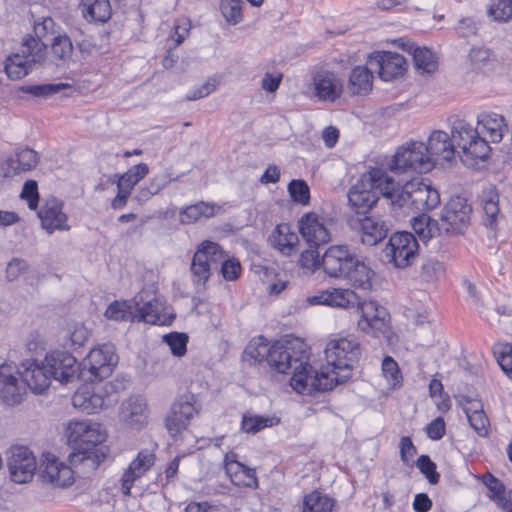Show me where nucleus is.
Returning a JSON list of instances; mask_svg holds the SVG:
<instances>
[{
	"label": "nucleus",
	"instance_id": "f257e3e1",
	"mask_svg": "<svg viewBox=\"0 0 512 512\" xmlns=\"http://www.w3.org/2000/svg\"><path fill=\"white\" fill-rule=\"evenodd\" d=\"M361 355L360 343L353 337L331 339L325 348L327 364L313 371L311 387L316 391L332 390L352 376Z\"/></svg>",
	"mask_w": 512,
	"mask_h": 512
},
{
	"label": "nucleus",
	"instance_id": "f03ea898",
	"mask_svg": "<svg viewBox=\"0 0 512 512\" xmlns=\"http://www.w3.org/2000/svg\"><path fill=\"white\" fill-rule=\"evenodd\" d=\"M66 433L68 444L73 449L68 456L72 466L77 468L83 465L85 472L94 471L107 458L109 449L102 445L107 433L99 423L86 419L73 420L69 422Z\"/></svg>",
	"mask_w": 512,
	"mask_h": 512
},
{
	"label": "nucleus",
	"instance_id": "7ed1b4c3",
	"mask_svg": "<svg viewBox=\"0 0 512 512\" xmlns=\"http://www.w3.org/2000/svg\"><path fill=\"white\" fill-rule=\"evenodd\" d=\"M298 349L290 343L276 342L271 345L268 365L278 373L292 374L291 387L300 394H310L312 368L308 363V356L303 342H297Z\"/></svg>",
	"mask_w": 512,
	"mask_h": 512
},
{
	"label": "nucleus",
	"instance_id": "20e7f679",
	"mask_svg": "<svg viewBox=\"0 0 512 512\" xmlns=\"http://www.w3.org/2000/svg\"><path fill=\"white\" fill-rule=\"evenodd\" d=\"M393 178L381 168H372L348 192V201L358 215L366 214L383 196L391 205Z\"/></svg>",
	"mask_w": 512,
	"mask_h": 512
},
{
	"label": "nucleus",
	"instance_id": "39448f33",
	"mask_svg": "<svg viewBox=\"0 0 512 512\" xmlns=\"http://www.w3.org/2000/svg\"><path fill=\"white\" fill-rule=\"evenodd\" d=\"M440 195L436 189L421 179L415 178L404 185L396 184L393 180L391 189V206L408 210L424 211L437 207Z\"/></svg>",
	"mask_w": 512,
	"mask_h": 512
},
{
	"label": "nucleus",
	"instance_id": "423d86ee",
	"mask_svg": "<svg viewBox=\"0 0 512 512\" xmlns=\"http://www.w3.org/2000/svg\"><path fill=\"white\" fill-rule=\"evenodd\" d=\"M388 166L390 171L396 174L408 171L425 173L433 168L434 163L432 156L426 151V144L415 141L401 146Z\"/></svg>",
	"mask_w": 512,
	"mask_h": 512
},
{
	"label": "nucleus",
	"instance_id": "0eeeda50",
	"mask_svg": "<svg viewBox=\"0 0 512 512\" xmlns=\"http://www.w3.org/2000/svg\"><path fill=\"white\" fill-rule=\"evenodd\" d=\"M118 363L115 346L105 343L93 348L80 364L78 377L85 381L103 380L109 377Z\"/></svg>",
	"mask_w": 512,
	"mask_h": 512
},
{
	"label": "nucleus",
	"instance_id": "6e6552de",
	"mask_svg": "<svg viewBox=\"0 0 512 512\" xmlns=\"http://www.w3.org/2000/svg\"><path fill=\"white\" fill-rule=\"evenodd\" d=\"M44 46L33 39H23L18 52L5 62V71L12 80H19L32 70L33 65L44 61Z\"/></svg>",
	"mask_w": 512,
	"mask_h": 512
},
{
	"label": "nucleus",
	"instance_id": "1a4fd4ad",
	"mask_svg": "<svg viewBox=\"0 0 512 512\" xmlns=\"http://www.w3.org/2000/svg\"><path fill=\"white\" fill-rule=\"evenodd\" d=\"M418 248V242L413 234L397 232L390 237L383 250V256L395 268H406L415 260Z\"/></svg>",
	"mask_w": 512,
	"mask_h": 512
},
{
	"label": "nucleus",
	"instance_id": "9d476101",
	"mask_svg": "<svg viewBox=\"0 0 512 512\" xmlns=\"http://www.w3.org/2000/svg\"><path fill=\"white\" fill-rule=\"evenodd\" d=\"M223 259V250L220 245L211 241H204L194 253L191 263L192 280L195 285L204 286L211 271L217 269Z\"/></svg>",
	"mask_w": 512,
	"mask_h": 512
},
{
	"label": "nucleus",
	"instance_id": "9b49d317",
	"mask_svg": "<svg viewBox=\"0 0 512 512\" xmlns=\"http://www.w3.org/2000/svg\"><path fill=\"white\" fill-rule=\"evenodd\" d=\"M471 206L463 197L452 198L444 207L440 217L441 232L461 234L470 224Z\"/></svg>",
	"mask_w": 512,
	"mask_h": 512
},
{
	"label": "nucleus",
	"instance_id": "f8f14e48",
	"mask_svg": "<svg viewBox=\"0 0 512 512\" xmlns=\"http://www.w3.org/2000/svg\"><path fill=\"white\" fill-rule=\"evenodd\" d=\"M27 393L20 368L9 364L0 366V398L9 406L20 404Z\"/></svg>",
	"mask_w": 512,
	"mask_h": 512
},
{
	"label": "nucleus",
	"instance_id": "ddd939ff",
	"mask_svg": "<svg viewBox=\"0 0 512 512\" xmlns=\"http://www.w3.org/2000/svg\"><path fill=\"white\" fill-rule=\"evenodd\" d=\"M8 468L13 482L28 483L33 479L37 469L36 458L27 447H13L10 450Z\"/></svg>",
	"mask_w": 512,
	"mask_h": 512
},
{
	"label": "nucleus",
	"instance_id": "4468645a",
	"mask_svg": "<svg viewBox=\"0 0 512 512\" xmlns=\"http://www.w3.org/2000/svg\"><path fill=\"white\" fill-rule=\"evenodd\" d=\"M357 257L347 245H332L322 256L321 266L328 276L342 279Z\"/></svg>",
	"mask_w": 512,
	"mask_h": 512
},
{
	"label": "nucleus",
	"instance_id": "2eb2a0df",
	"mask_svg": "<svg viewBox=\"0 0 512 512\" xmlns=\"http://www.w3.org/2000/svg\"><path fill=\"white\" fill-rule=\"evenodd\" d=\"M39 476L42 482L57 488L68 487L74 482L72 468L49 453L43 455Z\"/></svg>",
	"mask_w": 512,
	"mask_h": 512
},
{
	"label": "nucleus",
	"instance_id": "dca6fc26",
	"mask_svg": "<svg viewBox=\"0 0 512 512\" xmlns=\"http://www.w3.org/2000/svg\"><path fill=\"white\" fill-rule=\"evenodd\" d=\"M361 319L358 327L364 332H371L373 335H385L389 332V315L386 309L376 301H364L359 307Z\"/></svg>",
	"mask_w": 512,
	"mask_h": 512
},
{
	"label": "nucleus",
	"instance_id": "f3484780",
	"mask_svg": "<svg viewBox=\"0 0 512 512\" xmlns=\"http://www.w3.org/2000/svg\"><path fill=\"white\" fill-rule=\"evenodd\" d=\"M367 65L384 81L398 78L406 70L405 58L393 52H375L369 56Z\"/></svg>",
	"mask_w": 512,
	"mask_h": 512
},
{
	"label": "nucleus",
	"instance_id": "a211bd4d",
	"mask_svg": "<svg viewBox=\"0 0 512 512\" xmlns=\"http://www.w3.org/2000/svg\"><path fill=\"white\" fill-rule=\"evenodd\" d=\"M44 364L47 365L51 378L60 383H69L77 377L80 365L76 358L65 351H54L46 355Z\"/></svg>",
	"mask_w": 512,
	"mask_h": 512
},
{
	"label": "nucleus",
	"instance_id": "6ab92c4d",
	"mask_svg": "<svg viewBox=\"0 0 512 512\" xmlns=\"http://www.w3.org/2000/svg\"><path fill=\"white\" fill-rule=\"evenodd\" d=\"M42 228L49 234L54 231H68V216L63 212V202L55 197L47 198L38 211Z\"/></svg>",
	"mask_w": 512,
	"mask_h": 512
},
{
	"label": "nucleus",
	"instance_id": "aec40b11",
	"mask_svg": "<svg viewBox=\"0 0 512 512\" xmlns=\"http://www.w3.org/2000/svg\"><path fill=\"white\" fill-rule=\"evenodd\" d=\"M299 231L311 248L324 245L331 239L325 219L314 212L306 213L300 218Z\"/></svg>",
	"mask_w": 512,
	"mask_h": 512
},
{
	"label": "nucleus",
	"instance_id": "412c9836",
	"mask_svg": "<svg viewBox=\"0 0 512 512\" xmlns=\"http://www.w3.org/2000/svg\"><path fill=\"white\" fill-rule=\"evenodd\" d=\"M351 226L360 235L361 242L368 246L381 242L389 231L387 223L376 216L357 217L351 220Z\"/></svg>",
	"mask_w": 512,
	"mask_h": 512
},
{
	"label": "nucleus",
	"instance_id": "4be33fe9",
	"mask_svg": "<svg viewBox=\"0 0 512 512\" xmlns=\"http://www.w3.org/2000/svg\"><path fill=\"white\" fill-rule=\"evenodd\" d=\"M21 377L25 385L35 394H41L47 390L51 384V375L44 360H26L20 365Z\"/></svg>",
	"mask_w": 512,
	"mask_h": 512
},
{
	"label": "nucleus",
	"instance_id": "5701e85b",
	"mask_svg": "<svg viewBox=\"0 0 512 512\" xmlns=\"http://www.w3.org/2000/svg\"><path fill=\"white\" fill-rule=\"evenodd\" d=\"M155 460V454L147 449L138 452L135 459L124 470L121 478V491L125 496L131 494L134 483L153 467Z\"/></svg>",
	"mask_w": 512,
	"mask_h": 512
},
{
	"label": "nucleus",
	"instance_id": "b1692460",
	"mask_svg": "<svg viewBox=\"0 0 512 512\" xmlns=\"http://www.w3.org/2000/svg\"><path fill=\"white\" fill-rule=\"evenodd\" d=\"M135 318L137 322H146L153 325L164 324L161 316L162 303L152 293L140 292L133 299Z\"/></svg>",
	"mask_w": 512,
	"mask_h": 512
},
{
	"label": "nucleus",
	"instance_id": "393cba45",
	"mask_svg": "<svg viewBox=\"0 0 512 512\" xmlns=\"http://www.w3.org/2000/svg\"><path fill=\"white\" fill-rule=\"evenodd\" d=\"M315 96L322 101L333 102L343 91L342 80L333 72L319 71L313 77Z\"/></svg>",
	"mask_w": 512,
	"mask_h": 512
},
{
	"label": "nucleus",
	"instance_id": "a878e982",
	"mask_svg": "<svg viewBox=\"0 0 512 512\" xmlns=\"http://www.w3.org/2000/svg\"><path fill=\"white\" fill-rule=\"evenodd\" d=\"M224 468L231 482L236 486L248 488L258 487V479L255 470L237 461L236 454L229 453L225 455Z\"/></svg>",
	"mask_w": 512,
	"mask_h": 512
},
{
	"label": "nucleus",
	"instance_id": "bb28decb",
	"mask_svg": "<svg viewBox=\"0 0 512 512\" xmlns=\"http://www.w3.org/2000/svg\"><path fill=\"white\" fill-rule=\"evenodd\" d=\"M38 163L37 153L29 148L21 149L14 157L0 163V177L10 178L22 172L30 171Z\"/></svg>",
	"mask_w": 512,
	"mask_h": 512
},
{
	"label": "nucleus",
	"instance_id": "cd10ccee",
	"mask_svg": "<svg viewBox=\"0 0 512 512\" xmlns=\"http://www.w3.org/2000/svg\"><path fill=\"white\" fill-rule=\"evenodd\" d=\"M311 304L328 305L331 307L348 308L350 306L359 305L356 293L350 289H327L319 291L317 294L309 298Z\"/></svg>",
	"mask_w": 512,
	"mask_h": 512
},
{
	"label": "nucleus",
	"instance_id": "c85d7f7f",
	"mask_svg": "<svg viewBox=\"0 0 512 512\" xmlns=\"http://www.w3.org/2000/svg\"><path fill=\"white\" fill-rule=\"evenodd\" d=\"M455 150L453 137L441 130L433 131L426 144V151L432 156L434 164L437 159L451 160L454 157Z\"/></svg>",
	"mask_w": 512,
	"mask_h": 512
},
{
	"label": "nucleus",
	"instance_id": "c756f323",
	"mask_svg": "<svg viewBox=\"0 0 512 512\" xmlns=\"http://www.w3.org/2000/svg\"><path fill=\"white\" fill-rule=\"evenodd\" d=\"M72 404L79 412L89 415L99 413L106 402L101 394L95 393L93 385H83L73 395Z\"/></svg>",
	"mask_w": 512,
	"mask_h": 512
},
{
	"label": "nucleus",
	"instance_id": "7c9ffc66",
	"mask_svg": "<svg viewBox=\"0 0 512 512\" xmlns=\"http://www.w3.org/2000/svg\"><path fill=\"white\" fill-rule=\"evenodd\" d=\"M270 245L284 256H291L297 250L298 235L291 231L288 224H279L269 235Z\"/></svg>",
	"mask_w": 512,
	"mask_h": 512
},
{
	"label": "nucleus",
	"instance_id": "2f4dec72",
	"mask_svg": "<svg viewBox=\"0 0 512 512\" xmlns=\"http://www.w3.org/2000/svg\"><path fill=\"white\" fill-rule=\"evenodd\" d=\"M398 46L413 55L415 68L422 74H431L437 69V61L433 52L427 48L415 47L403 38L396 40Z\"/></svg>",
	"mask_w": 512,
	"mask_h": 512
},
{
	"label": "nucleus",
	"instance_id": "473e14b6",
	"mask_svg": "<svg viewBox=\"0 0 512 512\" xmlns=\"http://www.w3.org/2000/svg\"><path fill=\"white\" fill-rule=\"evenodd\" d=\"M477 123L487 132L490 140L495 143L500 142L504 133L508 131L504 117L497 113L482 112L477 116Z\"/></svg>",
	"mask_w": 512,
	"mask_h": 512
},
{
	"label": "nucleus",
	"instance_id": "72a5a7b5",
	"mask_svg": "<svg viewBox=\"0 0 512 512\" xmlns=\"http://www.w3.org/2000/svg\"><path fill=\"white\" fill-rule=\"evenodd\" d=\"M373 72L370 66L355 67L349 76V92L353 95H367L372 90Z\"/></svg>",
	"mask_w": 512,
	"mask_h": 512
},
{
	"label": "nucleus",
	"instance_id": "f704fd0d",
	"mask_svg": "<svg viewBox=\"0 0 512 512\" xmlns=\"http://www.w3.org/2000/svg\"><path fill=\"white\" fill-rule=\"evenodd\" d=\"M373 276L374 271L357 257L352 267L349 268V271H347L342 279L347 280L354 288L370 290Z\"/></svg>",
	"mask_w": 512,
	"mask_h": 512
},
{
	"label": "nucleus",
	"instance_id": "c9c22d12",
	"mask_svg": "<svg viewBox=\"0 0 512 512\" xmlns=\"http://www.w3.org/2000/svg\"><path fill=\"white\" fill-rule=\"evenodd\" d=\"M221 207L212 202L199 201L180 211V221L183 224L195 223L201 218H211L218 214Z\"/></svg>",
	"mask_w": 512,
	"mask_h": 512
},
{
	"label": "nucleus",
	"instance_id": "e433bc0d",
	"mask_svg": "<svg viewBox=\"0 0 512 512\" xmlns=\"http://www.w3.org/2000/svg\"><path fill=\"white\" fill-rule=\"evenodd\" d=\"M83 17L89 22L104 23L111 17V5L109 0H81Z\"/></svg>",
	"mask_w": 512,
	"mask_h": 512
},
{
	"label": "nucleus",
	"instance_id": "4c0bfd02",
	"mask_svg": "<svg viewBox=\"0 0 512 512\" xmlns=\"http://www.w3.org/2000/svg\"><path fill=\"white\" fill-rule=\"evenodd\" d=\"M73 44L67 35L58 34L51 41L52 58L57 66L67 65L72 60Z\"/></svg>",
	"mask_w": 512,
	"mask_h": 512
},
{
	"label": "nucleus",
	"instance_id": "58836bf2",
	"mask_svg": "<svg viewBox=\"0 0 512 512\" xmlns=\"http://www.w3.org/2000/svg\"><path fill=\"white\" fill-rule=\"evenodd\" d=\"M451 134L456 148L463 151L479 135V132L465 120L455 119L452 122Z\"/></svg>",
	"mask_w": 512,
	"mask_h": 512
},
{
	"label": "nucleus",
	"instance_id": "ea45409f",
	"mask_svg": "<svg viewBox=\"0 0 512 512\" xmlns=\"http://www.w3.org/2000/svg\"><path fill=\"white\" fill-rule=\"evenodd\" d=\"M34 36H27L24 39H33L44 46V57L46 56V41H52L57 37L55 22L51 17H42L34 22Z\"/></svg>",
	"mask_w": 512,
	"mask_h": 512
},
{
	"label": "nucleus",
	"instance_id": "a19ab883",
	"mask_svg": "<svg viewBox=\"0 0 512 512\" xmlns=\"http://www.w3.org/2000/svg\"><path fill=\"white\" fill-rule=\"evenodd\" d=\"M412 228L418 237L426 242L441 234L440 222L433 220L426 214H420L412 220Z\"/></svg>",
	"mask_w": 512,
	"mask_h": 512
},
{
	"label": "nucleus",
	"instance_id": "79ce46f5",
	"mask_svg": "<svg viewBox=\"0 0 512 512\" xmlns=\"http://www.w3.org/2000/svg\"><path fill=\"white\" fill-rule=\"evenodd\" d=\"M490 146L488 142L479 135L473 139L470 144L464 149L461 156L462 161L466 165H474V160H485L490 153Z\"/></svg>",
	"mask_w": 512,
	"mask_h": 512
},
{
	"label": "nucleus",
	"instance_id": "37998d69",
	"mask_svg": "<svg viewBox=\"0 0 512 512\" xmlns=\"http://www.w3.org/2000/svg\"><path fill=\"white\" fill-rule=\"evenodd\" d=\"M271 346L263 338L252 340L244 350L243 359L252 363L268 362Z\"/></svg>",
	"mask_w": 512,
	"mask_h": 512
},
{
	"label": "nucleus",
	"instance_id": "c03bdc74",
	"mask_svg": "<svg viewBox=\"0 0 512 512\" xmlns=\"http://www.w3.org/2000/svg\"><path fill=\"white\" fill-rule=\"evenodd\" d=\"M105 316L115 321H136L133 300L114 301L106 309Z\"/></svg>",
	"mask_w": 512,
	"mask_h": 512
},
{
	"label": "nucleus",
	"instance_id": "a18cd8bd",
	"mask_svg": "<svg viewBox=\"0 0 512 512\" xmlns=\"http://www.w3.org/2000/svg\"><path fill=\"white\" fill-rule=\"evenodd\" d=\"M200 413L196 397L192 393L180 395L171 406L172 416H194Z\"/></svg>",
	"mask_w": 512,
	"mask_h": 512
},
{
	"label": "nucleus",
	"instance_id": "49530a36",
	"mask_svg": "<svg viewBox=\"0 0 512 512\" xmlns=\"http://www.w3.org/2000/svg\"><path fill=\"white\" fill-rule=\"evenodd\" d=\"M498 202L499 195L494 188H489L483 192L482 203L486 216L485 224L491 228L496 224V218L499 214Z\"/></svg>",
	"mask_w": 512,
	"mask_h": 512
},
{
	"label": "nucleus",
	"instance_id": "de8ad7c7",
	"mask_svg": "<svg viewBox=\"0 0 512 512\" xmlns=\"http://www.w3.org/2000/svg\"><path fill=\"white\" fill-rule=\"evenodd\" d=\"M334 502L331 498L312 492L305 496L302 512H331Z\"/></svg>",
	"mask_w": 512,
	"mask_h": 512
},
{
	"label": "nucleus",
	"instance_id": "09e8293b",
	"mask_svg": "<svg viewBox=\"0 0 512 512\" xmlns=\"http://www.w3.org/2000/svg\"><path fill=\"white\" fill-rule=\"evenodd\" d=\"M69 85L66 83L56 84H37V85H25L20 88L23 93L30 94L33 97L47 98L60 91L68 88Z\"/></svg>",
	"mask_w": 512,
	"mask_h": 512
},
{
	"label": "nucleus",
	"instance_id": "8fccbe9b",
	"mask_svg": "<svg viewBox=\"0 0 512 512\" xmlns=\"http://www.w3.org/2000/svg\"><path fill=\"white\" fill-rule=\"evenodd\" d=\"M488 15L498 22L512 21V0H491Z\"/></svg>",
	"mask_w": 512,
	"mask_h": 512
},
{
	"label": "nucleus",
	"instance_id": "3c124183",
	"mask_svg": "<svg viewBox=\"0 0 512 512\" xmlns=\"http://www.w3.org/2000/svg\"><path fill=\"white\" fill-rule=\"evenodd\" d=\"M122 416H141L149 412L148 404L142 396H131L120 407Z\"/></svg>",
	"mask_w": 512,
	"mask_h": 512
},
{
	"label": "nucleus",
	"instance_id": "603ef678",
	"mask_svg": "<svg viewBox=\"0 0 512 512\" xmlns=\"http://www.w3.org/2000/svg\"><path fill=\"white\" fill-rule=\"evenodd\" d=\"M242 0H221L220 10L229 24L236 25L243 20Z\"/></svg>",
	"mask_w": 512,
	"mask_h": 512
},
{
	"label": "nucleus",
	"instance_id": "864d4df0",
	"mask_svg": "<svg viewBox=\"0 0 512 512\" xmlns=\"http://www.w3.org/2000/svg\"><path fill=\"white\" fill-rule=\"evenodd\" d=\"M148 173V165L145 163H140L132 166L130 169H128L127 172L119 177L118 175H114V178H118V180L123 184L134 188L142 179L146 177Z\"/></svg>",
	"mask_w": 512,
	"mask_h": 512
},
{
	"label": "nucleus",
	"instance_id": "5fc2aeb1",
	"mask_svg": "<svg viewBox=\"0 0 512 512\" xmlns=\"http://www.w3.org/2000/svg\"><path fill=\"white\" fill-rule=\"evenodd\" d=\"M456 401L466 416H473L477 414L485 415L487 413L482 400L476 396L458 395L456 397Z\"/></svg>",
	"mask_w": 512,
	"mask_h": 512
},
{
	"label": "nucleus",
	"instance_id": "6e6d98bb",
	"mask_svg": "<svg viewBox=\"0 0 512 512\" xmlns=\"http://www.w3.org/2000/svg\"><path fill=\"white\" fill-rule=\"evenodd\" d=\"M481 480L489 491L488 497L498 504L507 493L503 483L491 473L482 475Z\"/></svg>",
	"mask_w": 512,
	"mask_h": 512
},
{
	"label": "nucleus",
	"instance_id": "4d7b16f0",
	"mask_svg": "<svg viewBox=\"0 0 512 512\" xmlns=\"http://www.w3.org/2000/svg\"><path fill=\"white\" fill-rule=\"evenodd\" d=\"M279 418H242L241 430L246 433L256 434L266 427L279 424Z\"/></svg>",
	"mask_w": 512,
	"mask_h": 512
},
{
	"label": "nucleus",
	"instance_id": "13d9d810",
	"mask_svg": "<svg viewBox=\"0 0 512 512\" xmlns=\"http://www.w3.org/2000/svg\"><path fill=\"white\" fill-rule=\"evenodd\" d=\"M443 264L435 258H427L421 266V277L427 282H433L444 275Z\"/></svg>",
	"mask_w": 512,
	"mask_h": 512
},
{
	"label": "nucleus",
	"instance_id": "bf43d9fd",
	"mask_svg": "<svg viewBox=\"0 0 512 512\" xmlns=\"http://www.w3.org/2000/svg\"><path fill=\"white\" fill-rule=\"evenodd\" d=\"M288 192L294 202L307 205L310 200V190L304 180H292L288 185Z\"/></svg>",
	"mask_w": 512,
	"mask_h": 512
},
{
	"label": "nucleus",
	"instance_id": "052dcab7",
	"mask_svg": "<svg viewBox=\"0 0 512 512\" xmlns=\"http://www.w3.org/2000/svg\"><path fill=\"white\" fill-rule=\"evenodd\" d=\"M443 385L440 380L433 379L429 384V393L439 412L446 413L450 408V399L442 397Z\"/></svg>",
	"mask_w": 512,
	"mask_h": 512
},
{
	"label": "nucleus",
	"instance_id": "680f3d73",
	"mask_svg": "<svg viewBox=\"0 0 512 512\" xmlns=\"http://www.w3.org/2000/svg\"><path fill=\"white\" fill-rule=\"evenodd\" d=\"M164 341L175 356L181 357L187 351L188 337L184 333H170L164 336Z\"/></svg>",
	"mask_w": 512,
	"mask_h": 512
},
{
	"label": "nucleus",
	"instance_id": "e2e57ef3",
	"mask_svg": "<svg viewBox=\"0 0 512 512\" xmlns=\"http://www.w3.org/2000/svg\"><path fill=\"white\" fill-rule=\"evenodd\" d=\"M382 373L389 385L397 386L402 379L397 362L390 356H386L382 362Z\"/></svg>",
	"mask_w": 512,
	"mask_h": 512
},
{
	"label": "nucleus",
	"instance_id": "0e129e2a",
	"mask_svg": "<svg viewBox=\"0 0 512 512\" xmlns=\"http://www.w3.org/2000/svg\"><path fill=\"white\" fill-rule=\"evenodd\" d=\"M416 466L425 475L430 484H437L439 482L440 475L436 471V464L428 455H421L416 461Z\"/></svg>",
	"mask_w": 512,
	"mask_h": 512
},
{
	"label": "nucleus",
	"instance_id": "69168bd1",
	"mask_svg": "<svg viewBox=\"0 0 512 512\" xmlns=\"http://www.w3.org/2000/svg\"><path fill=\"white\" fill-rule=\"evenodd\" d=\"M400 458L404 465L412 467L414 464V457L417 454V449L412 440L408 436L401 438L399 443Z\"/></svg>",
	"mask_w": 512,
	"mask_h": 512
},
{
	"label": "nucleus",
	"instance_id": "338daca9",
	"mask_svg": "<svg viewBox=\"0 0 512 512\" xmlns=\"http://www.w3.org/2000/svg\"><path fill=\"white\" fill-rule=\"evenodd\" d=\"M29 270V264L26 260L18 257H14L10 260L6 267V279L8 281H14L18 279L22 274Z\"/></svg>",
	"mask_w": 512,
	"mask_h": 512
},
{
	"label": "nucleus",
	"instance_id": "774afa93",
	"mask_svg": "<svg viewBox=\"0 0 512 512\" xmlns=\"http://www.w3.org/2000/svg\"><path fill=\"white\" fill-rule=\"evenodd\" d=\"M20 197L28 202L31 210H36L39 202L38 185L34 180H28L24 183Z\"/></svg>",
	"mask_w": 512,
	"mask_h": 512
}]
</instances>
